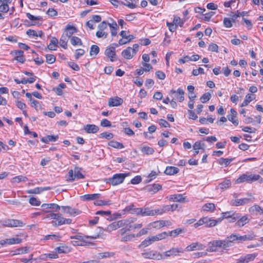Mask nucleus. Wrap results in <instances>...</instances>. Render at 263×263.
Returning a JSON list of instances; mask_svg holds the SVG:
<instances>
[{"mask_svg": "<svg viewBox=\"0 0 263 263\" xmlns=\"http://www.w3.org/2000/svg\"><path fill=\"white\" fill-rule=\"evenodd\" d=\"M259 175H253L251 173H247L241 175L235 181L236 183H240L243 182H247L248 183H252L255 181L258 180L260 178Z\"/></svg>", "mask_w": 263, "mask_h": 263, "instance_id": "obj_1", "label": "nucleus"}, {"mask_svg": "<svg viewBox=\"0 0 263 263\" xmlns=\"http://www.w3.org/2000/svg\"><path fill=\"white\" fill-rule=\"evenodd\" d=\"M142 256L146 259L161 260L164 259L163 256L160 252L155 250H144L141 254Z\"/></svg>", "mask_w": 263, "mask_h": 263, "instance_id": "obj_2", "label": "nucleus"}, {"mask_svg": "<svg viewBox=\"0 0 263 263\" xmlns=\"http://www.w3.org/2000/svg\"><path fill=\"white\" fill-rule=\"evenodd\" d=\"M0 224L3 227H23L25 224L18 219H8L0 221Z\"/></svg>", "mask_w": 263, "mask_h": 263, "instance_id": "obj_3", "label": "nucleus"}, {"mask_svg": "<svg viewBox=\"0 0 263 263\" xmlns=\"http://www.w3.org/2000/svg\"><path fill=\"white\" fill-rule=\"evenodd\" d=\"M126 176L125 174H116L112 177L108 178L107 182L112 185H116L122 183Z\"/></svg>", "mask_w": 263, "mask_h": 263, "instance_id": "obj_4", "label": "nucleus"}, {"mask_svg": "<svg viewBox=\"0 0 263 263\" xmlns=\"http://www.w3.org/2000/svg\"><path fill=\"white\" fill-rule=\"evenodd\" d=\"M84 178V176L76 168L74 172L71 170L68 172V179L70 181H72L75 179H80Z\"/></svg>", "mask_w": 263, "mask_h": 263, "instance_id": "obj_5", "label": "nucleus"}, {"mask_svg": "<svg viewBox=\"0 0 263 263\" xmlns=\"http://www.w3.org/2000/svg\"><path fill=\"white\" fill-rule=\"evenodd\" d=\"M257 255V253H253L248 254L245 256H242L237 259L236 263H248L251 261L254 260Z\"/></svg>", "mask_w": 263, "mask_h": 263, "instance_id": "obj_6", "label": "nucleus"}, {"mask_svg": "<svg viewBox=\"0 0 263 263\" xmlns=\"http://www.w3.org/2000/svg\"><path fill=\"white\" fill-rule=\"evenodd\" d=\"M184 250L182 248H172L168 251H165L164 255L165 257H170L171 256L179 255L180 253H183Z\"/></svg>", "mask_w": 263, "mask_h": 263, "instance_id": "obj_7", "label": "nucleus"}, {"mask_svg": "<svg viewBox=\"0 0 263 263\" xmlns=\"http://www.w3.org/2000/svg\"><path fill=\"white\" fill-rule=\"evenodd\" d=\"M222 217L219 219H221V221L224 218H231L232 220L231 222H234L236 220L237 218H239V214L233 213L232 211H229L226 212H223L221 213Z\"/></svg>", "mask_w": 263, "mask_h": 263, "instance_id": "obj_8", "label": "nucleus"}, {"mask_svg": "<svg viewBox=\"0 0 263 263\" xmlns=\"http://www.w3.org/2000/svg\"><path fill=\"white\" fill-rule=\"evenodd\" d=\"M123 102V99L120 97H112L108 99V105L109 107L119 106L122 104Z\"/></svg>", "mask_w": 263, "mask_h": 263, "instance_id": "obj_9", "label": "nucleus"}, {"mask_svg": "<svg viewBox=\"0 0 263 263\" xmlns=\"http://www.w3.org/2000/svg\"><path fill=\"white\" fill-rule=\"evenodd\" d=\"M205 248V246L198 242H193L192 243H191V245L187 246L186 248H185V250L186 251H188V252H190V251H195V250H203Z\"/></svg>", "mask_w": 263, "mask_h": 263, "instance_id": "obj_10", "label": "nucleus"}, {"mask_svg": "<svg viewBox=\"0 0 263 263\" xmlns=\"http://www.w3.org/2000/svg\"><path fill=\"white\" fill-rule=\"evenodd\" d=\"M22 242V239L18 237L11 238L2 240L0 241V247L3 246L4 245H13V244H18Z\"/></svg>", "mask_w": 263, "mask_h": 263, "instance_id": "obj_11", "label": "nucleus"}, {"mask_svg": "<svg viewBox=\"0 0 263 263\" xmlns=\"http://www.w3.org/2000/svg\"><path fill=\"white\" fill-rule=\"evenodd\" d=\"M63 218L62 214L60 213H55L54 219L51 222L53 227H58L63 224Z\"/></svg>", "mask_w": 263, "mask_h": 263, "instance_id": "obj_12", "label": "nucleus"}, {"mask_svg": "<svg viewBox=\"0 0 263 263\" xmlns=\"http://www.w3.org/2000/svg\"><path fill=\"white\" fill-rule=\"evenodd\" d=\"M105 54L110 59V61H115L114 58L116 57L115 47L109 46L107 47L105 51Z\"/></svg>", "mask_w": 263, "mask_h": 263, "instance_id": "obj_13", "label": "nucleus"}, {"mask_svg": "<svg viewBox=\"0 0 263 263\" xmlns=\"http://www.w3.org/2000/svg\"><path fill=\"white\" fill-rule=\"evenodd\" d=\"M78 29L73 26L68 24L64 30V33L65 35L70 38L72 34L77 32Z\"/></svg>", "mask_w": 263, "mask_h": 263, "instance_id": "obj_14", "label": "nucleus"}, {"mask_svg": "<svg viewBox=\"0 0 263 263\" xmlns=\"http://www.w3.org/2000/svg\"><path fill=\"white\" fill-rule=\"evenodd\" d=\"M126 224V222L124 220H119L117 222H114L108 225L107 229L109 231H113L116 230Z\"/></svg>", "mask_w": 263, "mask_h": 263, "instance_id": "obj_15", "label": "nucleus"}, {"mask_svg": "<svg viewBox=\"0 0 263 263\" xmlns=\"http://www.w3.org/2000/svg\"><path fill=\"white\" fill-rule=\"evenodd\" d=\"M100 194H86L81 196V200L83 201L93 200L101 198Z\"/></svg>", "mask_w": 263, "mask_h": 263, "instance_id": "obj_16", "label": "nucleus"}, {"mask_svg": "<svg viewBox=\"0 0 263 263\" xmlns=\"http://www.w3.org/2000/svg\"><path fill=\"white\" fill-rule=\"evenodd\" d=\"M171 222L168 221L159 220L156 221L151 223L154 228L160 229L166 225H170Z\"/></svg>", "mask_w": 263, "mask_h": 263, "instance_id": "obj_17", "label": "nucleus"}, {"mask_svg": "<svg viewBox=\"0 0 263 263\" xmlns=\"http://www.w3.org/2000/svg\"><path fill=\"white\" fill-rule=\"evenodd\" d=\"M209 247L210 251H216L217 248H221V245L220 244V240H214L212 242H209Z\"/></svg>", "mask_w": 263, "mask_h": 263, "instance_id": "obj_18", "label": "nucleus"}, {"mask_svg": "<svg viewBox=\"0 0 263 263\" xmlns=\"http://www.w3.org/2000/svg\"><path fill=\"white\" fill-rule=\"evenodd\" d=\"M84 130L86 131L87 133L95 134L99 131V128L98 126L94 124H87L84 127Z\"/></svg>", "mask_w": 263, "mask_h": 263, "instance_id": "obj_19", "label": "nucleus"}, {"mask_svg": "<svg viewBox=\"0 0 263 263\" xmlns=\"http://www.w3.org/2000/svg\"><path fill=\"white\" fill-rule=\"evenodd\" d=\"M230 111L231 114L227 116L228 120L232 122L234 125H238L239 123L238 120L237 119H234V118L236 117L237 112L233 108L230 109Z\"/></svg>", "mask_w": 263, "mask_h": 263, "instance_id": "obj_20", "label": "nucleus"}, {"mask_svg": "<svg viewBox=\"0 0 263 263\" xmlns=\"http://www.w3.org/2000/svg\"><path fill=\"white\" fill-rule=\"evenodd\" d=\"M121 54L124 58L128 60L131 59L135 55L133 54V52H132V48L130 47H128L126 49L123 50Z\"/></svg>", "mask_w": 263, "mask_h": 263, "instance_id": "obj_21", "label": "nucleus"}, {"mask_svg": "<svg viewBox=\"0 0 263 263\" xmlns=\"http://www.w3.org/2000/svg\"><path fill=\"white\" fill-rule=\"evenodd\" d=\"M167 198L170 201H176V202H184V198L183 197L182 194H174L171 195L168 197Z\"/></svg>", "mask_w": 263, "mask_h": 263, "instance_id": "obj_22", "label": "nucleus"}, {"mask_svg": "<svg viewBox=\"0 0 263 263\" xmlns=\"http://www.w3.org/2000/svg\"><path fill=\"white\" fill-rule=\"evenodd\" d=\"M255 235L253 232L245 235L243 236H240L239 235V243H242L243 241L247 240H251L255 239Z\"/></svg>", "mask_w": 263, "mask_h": 263, "instance_id": "obj_23", "label": "nucleus"}, {"mask_svg": "<svg viewBox=\"0 0 263 263\" xmlns=\"http://www.w3.org/2000/svg\"><path fill=\"white\" fill-rule=\"evenodd\" d=\"M162 186L161 185L159 184H149L146 186L145 190L149 192H153L154 193H156L160 190H161Z\"/></svg>", "mask_w": 263, "mask_h": 263, "instance_id": "obj_24", "label": "nucleus"}, {"mask_svg": "<svg viewBox=\"0 0 263 263\" xmlns=\"http://www.w3.org/2000/svg\"><path fill=\"white\" fill-rule=\"evenodd\" d=\"M58 40L54 36H52L50 42L48 45V49L50 50H56L58 44Z\"/></svg>", "mask_w": 263, "mask_h": 263, "instance_id": "obj_25", "label": "nucleus"}, {"mask_svg": "<svg viewBox=\"0 0 263 263\" xmlns=\"http://www.w3.org/2000/svg\"><path fill=\"white\" fill-rule=\"evenodd\" d=\"M236 219H238V220L236 222V225L238 227H242L249 222V219L247 215H245L241 217L239 216V218Z\"/></svg>", "mask_w": 263, "mask_h": 263, "instance_id": "obj_26", "label": "nucleus"}, {"mask_svg": "<svg viewBox=\"0 0 263 263\" xmlns=\"http://www.w3.org/2000/svg\"><path fill=\"white\" fill-rule=\"evenodd\" d=\"M239 234H232L230 236H227L226 239L228 242H229V247L232 246V243L236 241L239 243Z\"/></svg>", "mask_w": 263, "mask_h": 263, "instance_id": "obj_27", "label": "nucleus"}, {"mask_svg": "<svg viewBox=\"0 0 263 263\" xmlns=\"http://www.w3.org/2000/svg\"><path fill=\"white\" fill-rule=\"evenodd\" d=\"M14 53L15 54V60L18 62L23 63L25 61V59L24 57V52L22 50H15Z\"/></svg>", "mask_w": 263, "mask_h": 263, "instance_id": "obj_28", "label": "nucleus"}, {"mask_svg": "<svg viewBox=\"0 0 263 263\" xmlns=\"http://www.w3.org/2000/svg\"><path fill=\"white\" fill-rule=\"evenodd\" d=\"M206 217V221L205 223L206 227H212L216 226L218 223L221 221V219H217L216 220Z\"/></svg>", "mask_w": 263, "mask_h": 263, "instance_id": "obj_29", "label": "nucleus"}, {"mask_svg": "<svg viewBox=\"0 0 263 263\" xmlns=\"http://www.w3.org/2000/svg\"><path fill=\"white\" fill-rule=\"evenodd\" d=\"M179 170L175 166H167L164 173L167 175H173L178 173Z\"/></svg>", "mask_w": 263, "mask_h": 263, "instance_id": "obj_30", "label": "nucleus"}, {"mask_svg": "<svg viewBox=\"0 0 263 263\" xmlns=\"http://www.w3.org/2000/svg\"><path fill=\"white\" fill-rule=\"evenodd\" d=\"M141 152L144 155H152L155 152L153 148L148 146H143L140 148Z\"/></svg>", "mask_w": 263, "mask_h": 263, "instance_id": "obj_31", "label": "nucleus"}, {"mask_svg": "<svg viewBox=\"0 0 263 263\" xmlns=\"http://www.w3.org/2000/svg\"><path fill=\"white\" fill-rule=\"evenodd\" d=\"M69 37L65 34H63L60 40V45L64 49L67 48V42Z\"/></svg>", "mask_w": 263, "mask_h": 263, "instance_id": "obj_32", "label": "nucleus"}, {"mask_svg": "<svg viewBox=\"0 0 263 263\" xmlns=\"http://www.w3.org/2000/svg\"><path fill=\"white\" fill-rule=\"evenodd\" d=\"M202 209L204 211L214 212L215 210V205L213 203H208L204 204L203 205Z\"/></svg>", "mask_w": 263, "mask_h": 263, "instance_id": "obj_33", "label": "nucleus"}, {"mask_svg": "<svg viewBox=\"0 0 263 263\" xmlns=\"http://www.w3.org/2000/svg\"><path fill=\"white\" fill-rule=\"evenodd\" d=\"M171 92L173 93H174L176 92L177 93V94H178L177 99L180 102H181L184 100V91L182 89L179 88L177 89V91H176L175 90H172Z\"/></svg>", "mask_w": 263, "mask_h": 263, "instance_id": "obj_34", "label": "nucleus"}, {"mask_svg": "<svg viewBox=\"0 0 263 263\" xmlns=\"http://www.w3.org/2000/svg\"><path fill=\"white\" fill-rule=\"evenodd\" d=\"M234 160V158H220L218 160V163L221 165H224L225 167L228 166L230 163Z\"/></svg>", "mask_w": 263, "mask_h": 263, "instance_id": "obj_35", "label": "nucleus"}, {"mask_svg": "<svg viewBox=\"0 0 263 263\" xmlns=\"http://www.w3.org/2000/svg\"><path fill=\"white\" fill-rule=\"evenodd\" d=\"M108 145L112 147L118 149H121L124 147L122 143L114 140L109 141Z\"/></svg>", "mask_w": 263, "mask_h": 263, "instance_id": "obj_36", "label": "nucleus"}, {"mask_svg": "<svg viewBox=\"0 0 263 263\" xmlns=\"http://www.w3.org/2000/svg\"><path fill=\"white\" fill-rule=\"evenodd\" d=\"M142 216H154L153 210H151L148 207L142 208Z\"/></svg>", "mask_w": 263, "mask_h": 263, "instance_id": "obj_37", "label": "nucleus"}, {"mask_svg": "<svg viewBox=\"0 0 263 263\" xmlns=\"http://www.w3.org/2000/svg\"><path fill=\"white\" fill-rule=\"evenodd\" d=\"M112 204L111 201L98 200L94 202V204L98 206L109 205Z\"/></svg>", "mask_w": 263, "mask_h": 263, "instance_id": "obj_38", "label": "nucleus"}, {"mask_svg": "<svg viewBox=\"0 0 263 263\" xmlns=\"http://www.w3.org/2000/svg\"><path fill=\"white\" fill-rule=\"evenodd\" d=\"M115 255L114 252H105L102 253H99L98 254V257L99 259H103L104 258H109Z\"/></svg>", "mask_w": 263, "mask_h": 263, "instance_id": "obj_39", "label": "nucleus"}, {"mask_svg": "<svg viewBox=\"0 0 263 263\" xmlns=\"http://www.w3.org/2000/svg\"><path fill=\"white\" fill-rule=\"evenodd\" d=\"M43 212L45 214L43 218V219H54L55 213L51 211H44Z\"/></svg>", "mask_w": 263, "mask_h": 263, "instance_id": "obj_40", "label": "nucleus"}, {"mask_svg": "<svg viewBox=\"0 0 263 263\" xmlns=\"http://www.w3.org/2000/svg\"><path fill=\"white\" fill-rule=\"evenodd\" d=\"M253 100V98H252V95L251 94L248 93L247 94L245 100L242 103L241 105V107H244L248 105V104L252 101Z\"/></svg>", "mask_w": 263, "mask_h": 263, "instance_id": "obj_41", "label": "nucleus"}, {"mask_svg": "<svg viewBox=\"0 0 263 263\" xmlns=\"http://www.w3.org/2000/svg\"><path fill=\"white\" fill-rule=\"evenodd\" d=\"M70 43L73 46L82 45L81 40L77 36H72L70 39Z\"/></svg>", "mask_w": 263, "mask_h": 263, "instance_id": "obj_42", "label": "nucleus"}, {"mask_svg": "<svg viewBox=\"0 0 263 263\" xmlns=\"http://www.w3.org/2000/svg\"><path fill=\"white\" fill-rule=\"evenodd\" d=\"M27 180V178L25 176H17L12 178V182L13 183H19L21 181L26 182Z\"/></svg>", "mask_w": 263, "mask_h": 263, "instance_id": "obj_43", "label": "nucleus"}, {"mask_svg": "<svg viewBox=\"0 0 263 263\" xmlns=\"http://www.w3.org/2000/svg\"><path fill=\"white\" fill-rule=\"evenodd\" d=\"M47 257L55 259L58 258V255L56 253L44 254L41 255L40 258L45 260Z\"/></svg>", "mask_w": 263, "mask_h": 263, "instance_id": "obj_44", "label": "nucleus"}, {"mask_svg": "<svg viewBox=\"0 0 263 263\" xmlns=\"http://www.w3.org/2000/svg\"><path fill=\"white\" fill-rule=\"evenodd\" d=\"M100 51L99 47L96 45H93L90 47V55H97Z\"/></svg>", "mask_w": 263, "mask_h": 263, "instance_id": "obj_45", "label": "nucleus"}, {"mask_svg": "<svg viewBox=\"0 0 263 263\" xmlns=\"http://www.w3.org/2000/svg\"><path fill=\"white\" fill-rule=\"evenodd\" d=\"M249 201H250V199H248V198L239 199L235 200L234 205L235 206L243 205V204L249 203Z\"/></svg>", "mask_w": 263, "mask_h": 263, "instance_id": "obj_46", "label": "nucleus"}, {"mask_svg": "<svg viewBox=\"0 0 263 263\" xmlns=\"http://www.w3.org/2000/svg\"><path fill=\"white\" fill-rule=\"evenodd\" d=\"M211 98V93L210 92H205L200 97V100L202 103H205L209 101Z\"/></svg>", "mask_w": 263, "mask_h": 263, "instance_id": "obj_47", "label": "nucleus"}, {"mask_svg": "<svg viewBox=\"0 0 263 263\" xmlns=\"http://www.w3.org/2000/svg\"><path fill=\"white\" fill-rule=\"evenodd\" d=\"M231 184V182L230 180H225L220 184V188L222 190L226 189L229 188Z\"/></svg>", "mask_w": 263, "mask_h": 263, "instance_id": "obj_48", "label": "nucleus"}, {"mask_svg": "<svg viewBox=\"0 0 263 263\" xmlns=\"http://www.w3.org/2000/svg\"><path fill=\"white\" fill-rule=\"evenodd\" d=\"M182 232V230L180 228L176 229L174 230L170 231L168 234V236L175 237Z\"/></svg>", "mask_w": 263, "mask_h": 263, "instance_id": "obj_49", "label": "nucleus"}, {"mask_svg": "<svg viewBox=\"0 0 263 263\" xmlns=\"http://www.w3.org/2000/svg\"><path fill=\"white\" fill-rule=\"evenodd\" d=\"M100 137L101 138H105L107 140H110V139L113 138L114 135L111 133L104 132V133L100 134Z\"/></svg>", "mask_w": 263, "mask_h": 263, "instance_id": "obj_50", "label": "nucleus"}, {"mask_svg": "<svg viewBox=\"0 0 263 263\" xmlns=\"http://www.w3.org/2000/svg\"><path fill=\"white\" fill-rule=\"evenodd\" d=\"M46 62L48 64H52L55 61V57L53 54H48L46 55Z\"/></svg>", "mask_w": 263, "mask_h": 263, "instance_id": "obj_51", "label": "nucleus"}, {"mask_svg": "<svg viewBox=\"0 0 263 263\" xmlns=\"http://www.w3.org/2000/svg\"><path fill=\"white\" fill-rule=\"evenodd\" d=\"M27 17L31 21H42L43 17L41 16H35L30 13H26Z\"/></svg>", "mask_w": 263, "mask_h": 263, "instance_id": "obj_52", "label": "nucleus"}, {"mask_svg": "<svg viewBox=\"0 0 263 263\" xmlns=\"http://www.w3.org/2000/svg\"><path fill=\"white\" fill-rule=\"evenodd\" d=\"M29 202L31 205L33 206H39L41 204V201L35 197H31Z\"/></svg>", "mask_w": 263, "mask_h": 263, "instance_id": "obj_53", "label": "nucleus"}, {"mask_svg": "<svg viewBox=\"0 0 263 263\" xmlns=\"http://www.w3.org/2000/svg\"><path fill=\"white\" fill-rule=\"evenodd\" d=\"M120 4L124 5L131 9H134L136 7V5L135 4L130 3L129 1L127 0H125V2L120 1Z\"/></svg>", "mask_w": 263, "mask_h": 263, "instance_id": "obj_54", "label": "nucleus"}, {"mask_svg": "<svg viewBox=\"0 0 263 263\" xmlns=\"http://www.w3.org/2000/svg\"><path fill=\"white\" fill-rule=\"evenodd\" d=\"M81 213V212L80 210L76 209H72L71 207H70V210L68 211V214L72 216H76Z\"/></svg>", "mask_w": 263, "mask_h": 263, "instance_id": "obj_55", "label": "nucleus"}, {"mask_svg": "<svg viewBox=\"0 0 263 263\" xmlns=\"http://www.w3.org/2000/svg\"><path fill=\"white\" fill-rule=\"evenodd\" d=\"M43 191H44V189H42V187H36L34 189L27 191V193L28 194H39Z\"/></svg>", "mask_w": 263, "mask_h": 263, "instance_id": "obj_56", "label": "nucleus"}, {"mask_svg": "<svg viewBox=\"0 0 263 263\" xmlns=\"http://www.w3.org/2000/svg\"><path fill=\"white\" fill-rule=\"evenodd\" d=\"M247 13V12L242 11L241 12H238V11H237L236 13H234L233 12H231V13L230 14V16L231 17H238L240 16H243Z\"/></svg>", "mask_w": 263, "mask_h": 263, "instance_id": "obj_57", "label": "nucleus"}, {"mask_svg": "<svg viewBox=\"0 0 263 263\" xmlns=\"http://www.w3.org/2000/svg\"><path fill=\"white\" fill-rule=\"evenodd\" d=\"M223 25L226 28H230L232 26V21L230 18L224 17L223 19Z\"/></svg>", "mask_w": 263, "mask_h": 263, "instance_id": "obj_58", "label": "nucleus"}, {"mask_svg": "<svg viewBox=\"0 0 263 263\" xmlns=\"http://www.w3.org/2000/svg\"><path fill=\"white\" fill-rule=\"evenodd\" d=\"M100 125L103 127H111V122L106 119H103V120H102V121H101Z\"/></svg>", "mask_w": 263, "mask_h": 263, "instance_id": "obj_59", "label": "nucleus"}, {"mask_svg": "<svg viewBox=\"0 0 263 263\" xmlns=\"http://www.w3.org/2000/svg\"><path fill=\"white\" fill-rule=\"evenodd\" d=\"M208 50L212 52H217L218 50V46L216 44L211 43L209 46Z\"/></svg>", "mask_w": 263, "mask_h": 263, "instance_id": "obj_60", "label": "nucleus"}, {"mask_svg": "<svg viewBox=\"0 0 263 263\" xmlns=\"http://www.w3.org/2000/svg\"><path fill=\"white\" fill-rule=\"evenodd\" d=\"M173 23L175 24V25H176L177 27L178 25L182 26V25L183 24L182 21L181 20L180 18L177 16H174Z\"/></svg>", "mask_w": 263, "mask_h": 263, "instance_id": "obj_61", "label": "nucleus"}, {"mask_svg": "<svg viewBox=\"0 0 263 263\" xmlns=\"http://www.w3.org/2000/svg\"><path fill=\"white\" fill-rule=\"evenodd\" d=\"M166 25L168 27L170 31L171 32L175 31L177 27L174 23H170L168 22H166Z\"/></svg>", "mask_w": 263, "mask_h": 263, "instance_id": "obj_62", "label": "nucleus"}, {"mask_svg": "<svg viewBox=\"0 0 263 263\" xmlns=\"http://www.w3.org/2000/svg\"><path fill=\"white\" fill-rule=\"evenodd\" d=\"M0 4V12L6 13L9 11V7L8 5L3 4Z\"/></svg>", "mask_w": 263, "mask_h": 263, "instance_id": "obj_63", "label": "nucleus"}, {"mask_svg": "<svg viewBox=\"0 0 263 263\" xmlns=\"http://www.w3.org/2000/svg\"><path fill=\"white\" fill-rule=\"evenodd\" d=\"M142 181V178L140 176H137L131 180V183L133 184H137L140 183Z\"/></svg>", "mask_w": 263, "mask_h": 263, "instance_id": "obj_64", "label": "nucleus"}]
</instances>
